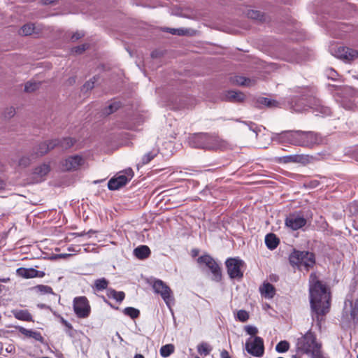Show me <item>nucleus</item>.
Returning a JSON list of instances; mask_svg holds the SVG:
<instances>
[{
  "label": "nucleus",
  "instance_id": "nucleus-1",
  "mask_svg": "<svg viewBox=\"0 0 358 358\" xmlns=\"http://www.w3.org/2000/svg\"><path fill=\"white\" fill-rule=\"evenodd\" d=\"M310 303L313 319L320 322L330 308V293L325 285L320 282L315 273H311L309 279Z\"/></svg>",
  "mask_w": 358,
  "mask_h": 358
},
{
  "label": "nucleus",
  "instance_id": "nucleus-2",
  "mask_svg": "<svg viewBox=\"0 0 358 358\" xmlns=\"http://www.w3.org/2000/svg\"><path fill=\"white\" fill-rule=\"evenodd\" d=\"M271 138L278 144H289L303 148H313L322 142L319 134L302 130H285L280 133H272Z\"/></svg>",
  "mask_w": 358,
  "mask_h": 358
},
{
  "label": "nucleus",
  "instance_id": "nucleus-3",
  "mask_svg": "<svg viewBox=\"0 0 358 358\" xmlns=\"http://www.w3.org/2000/svg\"><path fill=\"white\" fill-rule=\"evenodd\" d=\"M189 145L196 148L205 150L227 149L229 143L215 134L200 133L194 134L189 139Z\"/></svg>",
  "mask_w": 358,
  "mask_h": 358
},
{
  "label": "nucleus",
  "instance_id": "nucleus-4",
  "mask_svg": "<svg viewBox=\"0 0 358 358\" xmlns=\"http://www.w3.org/2000/svg\"><path fill=\"white\" fill-rule=\"evenodd\" d=\"M299 348L312 358H324L321 344L316 341V337L311 331L307 332L299 342Z\"/></svg>",
  "mask_w": 358,
  "mask_h": 358
},
{
  "label": "nucleus",
  "instance_id": "nucleus-5",
  "mask_svg": "<svg viewBox=\"0 0 358 358\" xmlns=\"http://www.w3.org/2000/svg\"><path fill=\"white\" fill-rule=\"evenodd\" d=\"M289 262L293 266L299 269L308 271L315 264V256L312 252L308 251L294 250L289 257Z\"/></svg>",
  "mask_w": 358,
  "mask_h": 358
},
{
  "label": "nucleus",
  "instance_id": "nucleus-6",
  "mask_svg": "<svg viewBox=\"0 0 358 358\" xmlns=\"http://www.w3.org/2000/svg\"><path fill=\"white\" fill-rule=\"evenodd\" d=\"M308 92V90L306 88L303 89L301 96H294L289 102L290 108L299 113L310 108L312 102L311 98H313V96L309 94Z\"/></svg>",
  "mask_w": 358,
  "mask_h": 358
},
{
  "label": "nucleus",
  "instance_id": "nucleus-7",
  "mask_svg": "<svg viewBox=\"0 0 358 358\" xmlns=\"http://www.w3.org/2000/svg\"><path fill=\"white\" fill-rule=\"evenodd\" d=\"M227 273L231 279L241 280L243 277L242 267L244 262L238 257L228 258L225 262Z\"/></svg>",
  "mask_w": 358,
  "mask_h": 358
},
{
  "label": "nucleus",
  "instance_id": "nucleus-8",
  "mask_svg": "<svg viewBox=\"0 0 358 358\" xmlns=\"http://www.w3.org/2000/svg\"><path fill=\"white\" fill-rule=\"evenodd\" d=\"M155 293L160 294L168 307L174 303V297L171 288L162 280H155L152 285Z\"/></svg>",
  "mask_w": 358,
  "mask_h": 358
},
{
  "label": "nucleus",
  "instance_id": "nucleus-9",
  "mask_svg": "<svg viewBox=\"0 0 358 358\" xmlns=\"http://www.w3.org/2000/svg\"><path fill=\"white\" fill-rule=\"evenodd\" d=\"M197 262L201 265H204L209 268L213 274V280L220 282L222 279V272L219 264L215 260L208 255L199 257Z\"/></svg>",
  "mask_w": 358,
  "mask_h": 358
},
{
  "label": "nucleus",
  "instance_id": "nucleus-10",
  "mask_svg": "<svg viewBox=\"0 0 358 358\" xmlns=\"http://www.w3.org/2000/svg\"><path fill=\"white\" fill-rule=\"evenodd\" d=\"M245 348L250 355L261 357L264 353V341L259 336L250 337L246 341Z\"/></svg>",
  "mask_w": 358,
  "mask_h": 358
},
{
  "label": "nucleus",
  "instance_id": "nucleus-11",
  "mask_svg": "<svg viewBox=\"0 0 358 358\" xmlns=\"http://www.w3.org/2000/svg\"><path fill=\"white\" fill-rule=\"evenodd\" d=\"M134 176V171L129 168L124 171L122 174L111 178L108 182V187L110 190H117L124 186Z\"/></svg>",
  "mask_w": 358,
  "mask_h": 358
},
{
  "label": "nucleus",
  "instance_id": "nucleus-12",
  "mask_svg": "<svg viewBox=\"0 0 358 358\" xmlns=\"http://www.w3.org/2000/svg\"><path fill=\"white\" fill-rule=\"evenodd\" d=\"M73 307L76 316L79 318H86L90 314L91 308L85 296L74 298Z\"/></svg>",
  "mask_w": 358,
  "mask_h": 358
},
{
  "label": "nucleus",
  "instance_id": "nucleus-13",
  "mask_svg": "<svg viewBox=\"0 0 358 358\" xmlns=\"http://www.w3.org/2000/svg\"><path fill=\"white\" fill-rule=\"evenodd\" d=\"M306 220L301 213L289 214L285 219V225L292 230H298L306 224Z\"/></svg>",
  "mask_w": 358,
  "mask_h": 358
},
{
  "label": "nucleus",
  "instance_id": "nucleus-14",
  "mask_svg": "<svg viewBox=\"0 0 358 358\" xmlns=\"http://www.w3.org/2000/svg\"><path fill=\"white\" fill-rule=\"evenodd\" d=\"M312 102L310 108L313 109V112L316 116L326 117L331 114V110L329 107L322 104V101L315 96L311 98Z\"/></svg>",
  "mask_w": 358,
  "mask_h": 358
},
{
  "label": "nucleus",
  "instance_id": "nucleus-15",
  "mask_svg": "<svg viewBox=\"0 0 358 358\" xmlns=\"http://www.w3.org/2000/svg\"><path fill=\"white\" fill-rule=\"evenodd\" d=\"M335 56L345 62H350L358 57V52L348 47L340 46L336 50Z\"/></svg>",
  "mask_w": 358,
  "mask_h": 358
},
{
  "label": "nucleus",
  "instance_id": "nucleus-16",
  "mask_svg": "<svg viewBox=\"0 0 358 358\" xmlns=\"http://www.w3.org/2000/svg\"><path fill=\"white\" fill-rule=\"evenodd\" d=\"M84 163V159L80 155H73L67 157L62 162V168L65 171L77 170Z\"/></svg>",
  "mask_w": 358,
  "mask_h": 358
},
{
  "label": "nucleus",
  "instance_id": "nucleus-17",
  "mask_svg": "<svg viewBox=\"0 0 358 358\" xmlns=\"http://www.w3.org/2000/svg\"><path fill=\"white\" fill-rule=\"evenodd\" d=\"M16 274L25 279L34 278H41L43 277L45 273L41 271H38L34 268H23L20 267L16 270Z\"/></svg>",
  "mask_w": 358,
  "mask_h": 358
},
{
  "label": "nucleus",
  "instance_id": "nucleus-18",
  "mask_svg": "<svg viewBox=\"0 0 358 358\" xmlns=\"http://www.w3.org/2000/svg\"><path fill=\"white\" fill-rule=\"evenodd\" d=\"M57 143L58 141H53V140L40 143L36 148V150H34V152L32 154L33 158H37L44 155L50 150L56 148Z\"/></svg>",
  "mask_w": 358,
  "mask_h": 358
},
{
  "label": "nucleus",
  "instance_id": "nucleus-19",
  "mask_svg": "<svg viewBox=\"0 0 358 358\" xmlns=\"http://www.w3.org/2000/svg\"><path fill=\"white\" fill-rule=\"evenodd\" d=\"M11 313L18 320L34 322L33 316L27 309H13Z\"/></svg>",
  "mask_w": 358,
  "mask_h": 358
},
{
  "label": "nucleus",
  "instance_id": "nucleus-20",
  "mask_svg": "<svg viewBox=\"0 0 358 358\" xmlns=\"http://www.w3.org/2000/svg\"><path fill=\"white\" fill-rule=\"evenodd\" d=\"M224 99L234 103H240L244 101L245 95L241 92L230 90L226 93Z\"/></svg>",
  "mask_w": 358,
  "mask_h": 358
},
{
  "label": "nucleus",
  "instance_id": "nucleus-21",
  "mask_svg": "<svg viewBox=\"0 0 358 358\" xmlns=\"http://www.w3.org/2000/svg\"><path fill=\"white\" fill-rule=\"evenodd\" d=\"M259 292L266 299H272L275 294L274 286L269 282H264L259 287Z\"/></svg>",
  "mask_w": 358,
  "mask_h": 358
},
{
  "label": "nucleus",
  "instance_id": "nucleus-22",
  "mask_svg": "<svg viewBox=\"0 0 358 358\" xmlns=\"http://www.w3.org/2000/svg\"><path fill=\"white\" fill-rule=\"evenodd\" d=\"M16 328L18 329V331L21 334H22L23 335H24L27 337L33 338L36 341H40V342H43V336H41V333L38 331H34L31 329H27L22 327H17Z\"/></svg>",
  "mask_w": 358,
  "mask_h": 358
},
{
  "label": "nucleus",
  "instance_id": "nucleus-23",
  "mask_svg": "<svg viewBox=\"0 0 358 358\" xmlns=\"http://www.w3.org/2000/svg\"><path fill=\"white\" fill-rule=\"evenodd\" d=\"M151 253V251L147 245H140L134 249V254L139 259H147Z\"/></svg>",
  "mask_w": 358,
  "mask_h": 358
},
{
  "label": "nucleus",
  "instance_id": "nucleus-24",
  "mask_svg": "<svg viewBox=\"0 0 358 358\" xmlns=\"http://www.w3.org/2000/svg\"><path fill=\"white\" fill-rule=\"evenodd\" d=\"M279 242V238L274 234H268L265 237V243L270 250L275 249L278 245Z\"/></svg>",
  "mask_w": 358,
  "mask_h": 358
},
{
  "label": "nucleus",
  "instance_id": "nucleus-25",
  "mask_svg": "<svg viewBox=\"0 0 358 358\" xmlns=\"http://www.w3.org/2000/svg\"><path fill=\"white\" fill-rule=\"evenodd\" d=\"M53 141H58L57 147L60 148L62 150H67L71 148L76 141L70 137L64 138L62 139H54Z\"/></svg>",
  "mask_w": 358,
  "mask_h": 358
},
{
  "label": "nucleus",
  "instance_id": "nucleus-26",
  "mask_svg": "<svg viewBox=\"0 0 358 358\" xmlns=\"http://www.w3.org/2000/svg\"><path fill=\"white\" fill-rule=\"evenodd\" d=\"M109 281L106 278H101L94 280L92 289L98 292L103 291L107 289Z\"/></svg>",
  "mask_w": 358,
  "mask_h": 358
},
{
  "label": "nucleus",
  "instance_id": "nucleus-27",
  "mask_svg": "<svg viewBox=\"0 0 358 358\" xmlns=\"http://www.w3.org/2000/svg\"><path fill=\"white\" fill-rule=\"evenodd\" d=\"M107 296L109 298L114 299L115 300H116V301L120 303L124 300L125 297V294L124 292H117L110 288L107 289Z\"/></svg>",
  "mask_w": 358,
  "mask_h": 358
},
{
  "label": "nucleus",
  "instance_id": "nucleus-28",
  "mask_svg": "<svg viewBox=\"0 0 358 358\" xmlns=\"http://www.w3.org/2000/svg\"><path fill=\"white\" fill-rule=\"evenodd\" d=\"M50 171V167L47 164H43L37 166L34 171V173L40 178L45 176Z\"/></svg>",
  "mask_w": 358,
  "mask_h": 358
},
{
  "label": "nucleus",
  "instance_id": "nucleus-29",
  "mask_svg": "<svg viewBox=\"0 0 358 358\" xmlns=\"http://www.w3.org/2000/svg\"><path fill=\"white\" fill-rule=\"evenodd\" d=\"M257 101L260 105H263L268 108H277L279 107L280 105L278 101L266 97H261Z\"/></svg>",
  "mask_w": 358,
  "mask_h": 358
},
{
  "label": "nucleus",
  "instance_id": "nucleus-30",
  "mask_svg": "<svg viewBox=\"0 0 358 358\" xmlns=\"http://www.w3.org/2000/svg\"><path fill=\"white\" fill-rule=\"evenodd\" d=\"M34 25L31 23H27L23 25L19 30V34L21 36H29L34 31Z\"/></svg>",
  "mask_w": 358,
  "mask_h": 358
},
{
  "label": "nucleus",
  "instance_id": "nucleus-31",
  "mask_svg": "<svg viewBox=\"0 0 358 358\" xmlns=\"http://www.w3.org/2000/svg\"><path fill=\"white\" fill-rule=\"evenodd\" d=\"M158 154V150L154 149L145 154L141 160V164L145 165L152 160Z\"/></svg>",
  "mask_w": 358,
  "mask_h": 358
},
{
  "label": "nucleus",
  "instance_id": "nucleus-32",
  "mask_svg": "<svg viewBox=\"0 0 358 358\" xmlns=\"http://www.w3.org/2000/svg\"><path fill=\"white\" fill-rule=\"evenodd\" d=\"M246 15L248 18L252 20H257L259 21H264L265 20L264 15L258 10H248Z\"/></svg>",
  "mask_w": 358,
  "mask_h": 358
},
{
  "label": "nucleus",
  "instance_id": "nucleus-33",
  "mask_svg": "<svg viewBox=\"0 0 358 358\" xmlns=\"http://www.w3.org/2000/svg\"><path fill=\"white\" fill-rule=\"evenodd\" d=\"M198 352L201 355H208L211 350L212 348L207 343H201L197 346Z\"/></svg>",
  "mask_w": 358,
  "mask_h": 358
},
{
  "label": "nucleus",
  "instance_id": "nucleus-34",
  "mask_svg": "<svg viewBox=\"0 0 358 358\" xmlns=\"http://www.w3.org/2000/svg\"><path fill=\"white\" fill-rule=\"evenodd\" d=\"M41 85L40 82L30 80L25 84L24 91L27 92H33L38 90Z\"/></svg>",
  "mask_w": 358,
  "mask_h": 358
},
{
  "label": "nucleus",
  "instance_id": "nucleus-35",
  "mask_svg": "<svg viewBox=\"0 0 358 358\" xmlns=\"http://www.w3.org/2000/svg\"><path fill=\"white\" fill-rule=\"evenodd\" d=\"M174 352V346L172 344L163 345L160 349V355L163 357L170 356Z\"/></svg>",
  "mask_w": 358,
  "mask_h": 358
},
{
  "label": "nucleus",
  "instance_id": "nucleus-36",
  "mask_svg": "<svg viewBox=\"0 0 358 358\" xmlns=\"http://www.w3.org/2000/svg\"><path fill=\"white\" fill-rule=\"evenodd\" d=\"M124 315L129 316L131 319L137 318L140 315L139 310L133 307H127L123 310Z\"/></svg>",
  "mask_w": 358,
  "mask_h": 358
},
{
  "label": "nucleus",
  "instance_id": "nucleus-37",
  "mask_svg": "<svg viewBox=\"0 0 358 358\" xmlns=\"http://www.w3.org/2000/svg\"><path fill=\"white\" fill-rule=\"evenodd\" d=\"M304 156L301 155H293L283 157V162H301L303 159Z\"/></svg>",
  "mask_w": 358,
  "mask_h": 358
},
{
  "label": "nucleus",
  "instance_id": "nucleus-38",
  "mask_svg": "<svg viewBox=\"0 0 358 358\" xmlns=\"http://www.w3.org/2000/svg\"><path fill=\"white\" fill-rule=\"evenodd\" d=\"M289 348V344L286 341H280L275 346V350L278 352L282 353L287 352Z\"/></svg>",
  "mask_w": 358,
  "mask_h": 358
},
{
  "label": "nucleus",
  "instance_id": "nucleus-39",
  "mask_svg": "<svg viewBox=\"0 0 358 358\" xmlns=\"http://www.w3.org/2000/svg\"><path fill=\"white\" fill-rule=\"evenodd\" d=\"M120 106L121 104L120 102L115 101L105 108L103 113L106 115H110L115 112L120 107Z\"/></svg>",
  "mask_w": 358,
  "mask_h": 358
},
{
  "label": "nucleus",
  "instance_id": "nucleus-40",
  "mask_svg": "<svg viewBox=\"0 0 358 358\" xmlns=\"http://www.w3.org/2000/svg\"><path fill=\"white\" fill-rule=\"evenodd\" d=\"M34 289L37 292H38L41 294H52L53 293L52 287H50V286H48V285H37L34 287Z\"/></svg>",
  "mask_w": 358,
  "mask_h": 358
},
{
  "label": "nucleus",
  "instance_id": "nucleus-41",
  "mask_svg": "<svg viewBox=\"0 0 358 358\" xmlns=\"http://www.w3.org/2000/svg\"><path fill=\"white\" fill-rule=\"evenodd\" d=\"M164 31L169 32L173 35L183 36L185 35L187 31L182 29L164 28Z\"/></svg>",
  "mask_w": 358,
  "mask_h": 358
},
{
  "label": "nucleus",
  "instance_id": "nucleus-42",
  "mask_svg": "<svg viewBox=\"0 0 358 358\" xmlns=\"http://www.w3.org/2000/svg\"><path fill=\"white\" fill-rule=\"evenodd\" d=\"M236 317L239 321L245 322L249 319V314L245 310H240L237 312Z\"/></svg>",
  "mask_w": 358,
  "mask_h": 358
},
{
  "label": "nucleus",
  "instance_id": "nucleus-43",
  "mask_svg": "<svg viewBox=\"0 0 358 358\" xmlns=\"http://www.w3.org/2000/svg\"><path fill=\"white\" fill-rule=\"evenodd\" d=\"M34 159V158H33L32 155H31V158H30L29 157H27V156L22 157L19 160V166H23V167H27L31 164V160Z\"/></svg>",
  "mask_w": 358,
  "mask_h": 358
},
{
  "label": "nucleus",
  "instance_id": "nucleus-44",
  "mask_svg": "<svg viewBox=\"0 0 358 358\" xmlns=\"http://www.w3.org/2000/svg\"><path fill=\"white\" fill-rule=\"evenodd\" d=\"M326 74L329 79H331L333 80H336L338 77L337 72L333 69H327L326 70Z\"/></svg>",
  "mask_w": 358,
  "mask_h": 358
},
{
  "label": "nucleus",
  "instance_id": "nucleus-45",
  "mask_svg": "<svg viewBox=\"0 0 358 358\" xmlns=\"http://www.w3.org/2000/svg\"><path fill=\"white\" fill-rule=\"evenodd\" d=\"M243 124L247 125L249 129L256 134V136H257L258 132L260 131L258 127L255 123L252 122H242Z\"/></svg>",
  "mask_w": 358,
  "mask_h": 358
},
{
  "label": "nucleus",
  "instance_id": "nucleus-46",
  "mask_svg": "<svg viewBox=\"0 0 358 358\" xmlns=\"http://www.w3.org/2000/svg\"><path fill=\"white\" fill-rule=\"evenodd\" d=\"M236 82L240 85H244V86H250V80L248 78H245L244 77H237L236 79Z\"/></svg>",
  "mask_w": 358,
  "mask_h": 358
},
{
  "label": "nucleus",
  "instance_id": "nucleus-47",
  "mask_svg": "<svg viewBox=\"0 0 358 358\" xmlns=\"http://www.w3.org/2000/svg\"><path fill=\"white\" fill-rule=\"evenodd\" d=\"M88 44H82L80 45L76 46L72 49V51L76 52V54H81L85 50L88 48Z\"/></svg>",
  "mask_w": 358,
  "mask_h": 358
},
{
  "label": "nucleus",
  "instance_id": "nucleus-48",
  "mask_svg": "<svg viewBox=\"0 0 358 358\" xmlns=\"http://www.w3.org/2000/svg\"><path fill=\"white\" fill-rule=\"evenodd\" d=\"M245 330L246 333L250 336H255L258 332V329L257 327L250 325L245 326Z\"/></svg>",
  "mask_w": 358,
  "mask_h": 358
},
{
  "label": "nucleus",
  "instance_id": "nucleus-49",
  "mask_svg": "<svg viewBox=\"0 0 358 358\" xmlns=\"http://www.w3.org/2000/svg\"><path fill=\"white\" fill-rule=\"evenodd\" d=\"M96 81V78L94 77L92 80L87 82L83 85V89H86L87 90L92 89L94 87V83Z\"/></svg>",
  "mask_w": 358,
  "mask_h": 358
},
{
  "label": "nucleus",
  "instance_id": "nucleus-50",
  "mask_svg": "<svg viewBox=\"0 0 358 358\" xmlns=\"http://www.w3.org/2000/svg\"><path fill=\"white\" fill-rule=\"evenodd\" d=\"M15 113V108L13 107H10L6 110L4 116L6 118H10L14 116Z\"/></svg>",
  "mask_w": 358,
  "mask_h": 358
},
{
  "label": "nucleus",
  "instance_id": "nucleus-51",
  "mask_svg": "<svg viewBox=\"0 0 358 358\" xmlns=\"http://www.w3.org/2000/svg\"><path fill=\"white\" fill-rule=\"evenodd\" d=\"M83 36H84V33L82 32V31H76V33H74L72 36H71V40L73 41H76L78 39H80V38H82Z\"/></svg>",
  "mask_w": 358,
  "mask_h": 358
},
{
  "label": "nucleus",
  "instance_id": "nucleus-52",
  "mask_svg": "<svg viewBox=\"0 0 358 358\" xmlns=\"http://www.w3.org/2000/svg\"><path fill=\"white\" fill-rule=\"evenodd\" d=\"M94 233H95V231L91 229V230L88 231L87 233L85 232V231H83L81 233H78L77 232V233H73V235L76 236V237H78V236H85L86 234H94Z\"/></svg>",
  "mask_w": 358,
  "mask_h": 358
},
{
  "label": "nucleus",
  "instance_id": "nucleus-53",
  "mask_svg": "<svg viewBox=\"0 0 358 358\" xmlns=\"http://www.w3.org/2000/svg\"><path fill=\"white\" fill-rule=\"evenodd\" d=\"M351 210H353V213L358 214V202H354L350 205Z\"/></svg>",
  "mask_w": 358,
  "mask_h": 358
},
{
  "label": "nucleus",
  "instance_id": "nucleus-54",
  "mask_svg": "<svg viewBox=\"0 0 358 358\" xmlns=\"http://www.w3.org/2000/svg\"><path fill=\"white\" fill-rule=\"evenodd\" d=\"M66 333L71 338L75 336L76 331L73 329V327L71 326V329H67L66 330Z\"/></svg>",
  "mask_w": 358,
  "mask_h": 358
},
{
  "label": "nucleus",
  "instance_id": "nucleus-55",
  "mask_svg": "<svg viewBox=\"0 0 358 358\" xmlns=\"http://www.w3.org/2000/svg\"><path fill=\"white\" fill-rule=\"evenodd\" d=\"M60 321L67 329L71 328V324L62 317H60Z\"/></svg>",
  "mask_w": 358,
  "mask_h": 358
},
{
  "label": "nucleus",
  "instance_id": "nucleus-56",
  "mask_svg": "<svg viewBox=\"0 0 358 358\" xmlns=\"http://www.w3.org/2000/svg\"><path fill=\"white\" fill-rule=\"evenodd\" d=\"M220 358H231V357L226 350H223L221 351Z\"/></svg>",
  "mask_w": 358,
  "mask_h": 358
},
{
  "label": "nucleus",
  "instance_id": "nucleus-57",
  "mask_svg": "<svg viewBox=\"0 0 358 358\" xmlns=\"http://www.w3.org/2000/svg\"><path fill=\"white\" fill-rule=\"evenodd\" d=\"M358 309L355 308L351 311V317L353 320H355L357 315Z\"/></svg>",
  "mask_w": 358,
  "mask_h": 358
},
{
  "label": "nucleus",
  "instance_id": "nucleus-58",
  "mask_svg": "<svg viewBox=\"0 0 358 358\" xmlns=\"http://www.w3.org/2000/svg\"><path fill=\"white\" fill-rule=\"evenodd\" d=\"M42 1H43V4L48 5V4L53 3L55 0H42Z\"/></svg>",
  "mask_w": 358,
  "mask_h": 358
},
{
  "label": "nucleus",
  "instance_id": "nucleus-59",
  "mask_svg": "<svg viewBox=\"0 0 358 358\" xmlns=\"http://www.w3.org/2000/svg\"><path fill=\"white\" fill-rule=\"evenodd\" d=\"M6 183L3 180H0V190L5 188Z\"/></svg>",
  "mask_w": 358,
  "mask_h": 358
},
{
  "label": "nucleus",
  "instance_id": "nucleus-60",
  "mask_svg": "<svg viewBox=\"0 0 358 358\" xmlns=\"http://www.w3.org/2000/svg\"><path fill=\"white\" fill-rule=\"evenodd\" d=\"M10 281L9 278H0V282H8Z\"/></svg>",
  "mask_w": 358,
  "mask_h": 358
},
{
  "label": "nucleus",
  "instance_id": "nucleus-61",
  "mask_svg": "<svg viewBox=\"0 0 358 358\" xmlns=\"http://www.w3.org/2000/svg\"><path fill=\"white\" fill-rule=\"evenodd\" d=\"M134 358H144V357L141 354H137L134 356Z\"/></svg>",
  "mask_w": 358,
  "mask_h": 358
},
{
  "label": "nucleus",
  "instance_id": "nucleus-62",
  "mask_svg": "<svg viewBox=\"0 0 358 358\" xmlns=\"http://www.w3.org/2000/svg\"><path fill=\"white\" fill-rule=\"evenodd\" d=\"M292 358H300V357H298L296 355H294L292 356Z\"/></svg>",
  "mask_w": 358,
  "mask_h": 358
},
{
  "label": "nucleus",
  "instance_id": "nucleus-63",
  "mask_svg": "<svg viewBox=\"0 0 358 358\" xmlns=\"http://www.w3.org/2000/svg\"><path fill=\"white\" fill-rule=\"evenodd\" d=\"M2 290H3V286L0 285V293L2 292Z\"/></svg>",
  "mask_w": 358,
  "mask_h": 358
},
{
  "label": "nucleus",
  "instance_id": "nucleus-64",
  "mask_svg": "<svg viewBox=\"0 0 358 358\" xmlns=\"http://www.w3.org/2000/svg\"><path fill=\"white\" fill-rule=\"evenodd\" d=\"M194 358H200V357H195Z\"/></svg>",
  "mask_w": 358,
  "mask_h": 358
}]
</instances>
